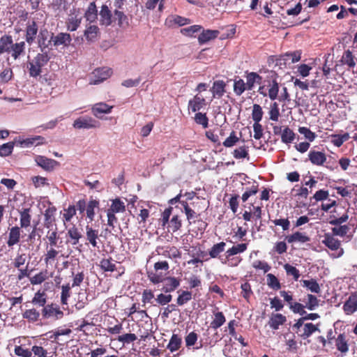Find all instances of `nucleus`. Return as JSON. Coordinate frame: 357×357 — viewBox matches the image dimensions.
I'll use <instances>...</instances> for the list:
<instances>
[{"instance_id":"nucleus-1","label":"nucleus","mask_w":357,"mask_h":357,"mask_svg":"<svg viewBox=\"0 0 357 357\" xmlns=\"http://www.w3.org/2000/svg\"><path fill=\"white\" fill-rule=\"evenodd\" d=\"M112 75V70L109 68L96 69L90 77V84H98L107 79Z\"/></svg>"},{"instance_id":"nucleus-2","label":"nucleus","mask_w":357,"mask_h":357,"mask_svg":"<svg viewBox=\"0 0 357 357\" xmlns=\"http://www.w3.org/2000/svg\"><path fill=\"white\" fill-rule=\"evenodd\" d=\"M73 126L77 129H89L98 127L99 123L91 117H81L74 121Z\"/></svg>"},{"instance_id":"nucleus-3","label":"nucleus","mask_w":357,"mask_h":357,"mask_svg":"<svg viewBox=\"0 0 357 357\" xmlns=\"http://www.w3.org/2000/svg\"><path fill=\"white\" fill-rule=\"evenodd\" d=\"M37 165L46 171H52L59 162L53 159L47 158L43 155H38L36 158Z\"/></svg>"},{"instance_id":"nucleus-4","label":"nucleus","mask_w":357,"mask_h":357,"mask_svg":"<svg viewBox=\"0 0 357 357\" xmlns=\"http://www.w3.org/2000/svg\"><path fill=\"white\" fill-rule=\"evenodd\" d=\"M51 40L54 46H68L72 40L71 36L67 33H59L56 36L51 35Z\"/></svg>"},{"instance_id":"nucleus-5","label":"nucleus","mask_w":357,"mask_h":357,"mask_svg":"<svg viewBox=\"0 0 357 357\" xmlns=\"http://www.w3.org/2000/svg\"><path fill=\"white\" fill-rule=\"evenodd\" d=\"M343 310L347 314H352L357 310V294H351L343 305Z\"/></svg>"},{"instance_id":"nucleus-6","label":"nucleus","mask_w":357,"mask_h":357,"mask_svg":"<svg viewBox=\"0 0 357 357\" xmlns=\"http://www.w3.org/2000/svg\"><path fill=\"white\" fill-rule=\"evenodd\" d=\"M308 158L310 162L315 165H323L326 161V154L321 151H310Z\"/></svg>"},{"instance_id":"nucleus-7","label":"nucleus","mask_w":357,"mask_h":357,"mask_svg":"<svg viewBox=\"0 0 357 357\" xmlns=\"http://www.w3.org/2000/svg\"><path fill=\"white\" fill-rule=\"evenodd\" d=\"M301 59V53L298 51L294 52L286 53L282 55L278 59L280 65L287 64V63H294Z\"/></svg>"},{"instance_id":"nucleus-8","label":"nucleus","mask_w":357,"mask_h":357,"mask_svg":"<svg viewBox=\"0 0 357 357\" xmlns=\"http://www.w3.org/2000/svg\"><path fill=\"white\" fill-rule=\"evenodd\" d=\"M63 315V313L59 308H55L52 305H47L43 309V316L45 318H49L50 317H55L56 319H61Z\"/></svg>"},{"instance_id":"nucleus-9","label":"nucleus","mask_w":357,"mask_h":357,"mask_svg":"<svg viewBox=\"0 0 357 357\" xmlns=\"http://www.w3.org/2000/svg\"><path fill=\"white\" fill-rule=\"evenodd\" d=\"M49 34L50 33L47 29H41L39 32L38 45L42 52H43L46 48H48L52 43L51 39L47 40Z\"/></svg>"},{"instance_id":"nucleus-10","label":"nucleus","mask_w":357,"mask_h":357,"mask_svg":"<svg viewBox=\"0 0 357 357\" xmlns=\"http://www.w3.org/2000/svg\"><path fill=\"white\" fill-rule=\"evenodd\" d=\"M226 84L222 80H217L213 82L211 89L213 98H221L225 93Z\"/></svg>"},{"instance_id":"nucleus-11","label":"nucleus","mask_w":357,"mask_h":357,"mask_svg":"<svg viewBox=\"0 0 357 357\" xmlns=\"http://www.w3.org/2000/svg\"><path fill=\"white\" fill-rule=\"evenodd\" d=\"M38 33V26L36 22L32 21L29 23L26 29V41L29 44H31L36 38Z\"/></svg>"},{"instance_id":"nucleus-12","label":"nucleus","mask_w":357,"mask_h":357,"mask_svg":"<svg viewBox=\"0 0 357 357\" xmlns=\"http://www.w3.org/2000/svg\"><path fill=\"white\" fill-rule=\"evenodd\" d=\"M100 24L105 26H109L112 23V13L106 5H102L100 11Z\"/></svg>"},{"instance_id":"nucleus-13","label":"nucleus","mask_w":357,"mask_h":357,"mask_svg":"<svg viewBox=\"0 0 357 357\" xmlns=\"http://www.w3.org/2000/svg\"><path fill=\"white\" fill-rule=\"evenodd\" d=\"M180 285V281L176 278L169 277L164 280L162 290L166 292H172Z\"/></svg>"},{"instance_id":"nucleus-14","label":"nucleus","mask_w":357,"mask_h":357,"mask_svg":"<svg viewBox=\"0 0 357 357\" xmlns=\"http://www.w3.org/2000/svg\"><path fill=\"white\" fill-rule=\"evenodd\" d=\"M206 105V100L204 98L196 95L192 100L188 102V107L192 109V112H197L201 109Z\"/></svg>"},{"instance_id":"nucleus-15","label":"nucleus","mask_w":357,"mask_h":357,"mask_svg":"<svg viewBox=\"0 0 357 357\" xmlns=\"http://www.w3.org/2000/svg\"><path fill=\"white\" fill-rule=\"evenodd\" d=\"M20 229L15 226L10 229L8 240L7 244L9 247H12L20 241Z\"/></svg>"},{"instance_id":"nucleus-16","label":"nucleus","mask_w":357,"mask_h":357,"mask_svg":"<svg viewBox=\"0 0 357 357\" xmlns=\"http://www.w3.org/2000/svg\"><path fill=\"white\" fill-rule=\"evenodd\" d=\"M247 90H252L255 84H260L262 81V77L257 73H249L246 75Z\"/></svg>"},{"instance_id":"nucleus-17","label":"nucleus","mask_w":357,"mask_h":357,"mask_svg":"<svg viewBox=\"0 0 357 357\" xmlns=\"http://www.w3.org/2000/svg\"><path fill=\"white\" fill-rule=\"evenodd\" d=\"M218 33L219 31L217 30L203 31L202 33L199 36L198 40L201 44L205 43L218 37Z\"/></svg>"},{"instance_id":"nucleus-18","label":"nucleus","mask_w":357,"mask_h":357,"mask_svg":"<svg viewBox=\"0 0 357 357\" xmlns=\"http://www.w3.org/2000/svg\"><path fill=\"white\" fill-rule=\"evenodd\" d=\"M112 107H109L105 103H98L96 104L93 108V114L98 118H100V115L102 114L109 113Z\"/></svg>"},{"instance_id":"nucleus-19","label":"nucleus","mask_w":357,"mask_h":357,"mask_svg":"<svg viewBox=\"0 0 357 357\" xmlns=\"http://www.w3.org/2000/svg\"><path fill=\"white\" fill-rule=\"evenodd\" d=\"M99 33V28L96 25H91L84 31V36L89 42H93L96 40Z\"/></svg>"},{"instance_id":"nucleus-20","label":"nucleus","mask_w":357,"mask_h":357,"mask_svg":"<svg viewBox=\"0 0 357 357\" xmlns=\"http://www.w3.org/2000/svg\"><path fill=\"white\" fill-rule=\"evenodd\" d=\"M13 44L12 37L10 36H3L0 38V54L8 52Z\"/></svg>"},{"instance_id":"nucleus-21","label":"nucleus","mask_w":357,"mask_h":357,"mask_svg":"<svg viewBox=\"0 0 357 357\" xmlns=\"http://www.w3.org/2000/svg\"><path fill=\"white\" fill-rule=\"evenodd\" d=\"M323 243L332 250H337L340 246V241L330 234H326Z\"/></svg>"},{"instance_id":"nucleus-22","label":"nucleus","mask_w":357,"mask_h":357,"mask_svg":"<svg viewBox=\"0 0 357 357\" xmlns=\"http://www.w3.org/2000/svg\"><path fill=\"white\" fill-rule=\"evenodd\" d=\"M84 16L86 20L89 22H93L96 21L98 16V10L94 2H91L89 4Z\"/></svg>"},{"instance_id":"nucleus-23","label":"nucleus","mask_w":357,"mask_h":357,"mask_svg":"<svg viewBox=\"0 0 357 357\" xmlns=\"http://www.w3.org/2000/svg\"><path fill=\"white\" fill-rule=\"evenodd\" d=\"M288 243H291L294 242L306 243L310 241V238L305 234L301 232H295L294 234L287 236Z\"/></svg>"},{"instance_id":"nucleus-24","label":"nucleus","mask_w":357,"mask_h":357,"mask_svg":"<svg viewBox=\"0 0 357 357\" xmlns=\"http://www.w3.org/2000/svg\"><path fill=\"white\" fill-rule=\"evenodd\" d=\"M302 285L304 287H306L308 290H310L312 293L319 294L321 291V288L319 284L317 283V280L314 279L311 280H303L302 281Z\"/></svg>"},{"instance_id":"nucleus-25","label":"nucleus","mask_w":357,"mask_h":357,"mask_svg":"<svg viewBox=\"0 0 357 357\" xmlns=\"http://www.w3.org/2000/svg\"><path fill=\"white\" fill-rule=\"evenodd\" d=\"M86 239L93 247H97L96 240L98 238V231L89 226L86 227Z\"/></svg>"},{"instance_id":"nucleus-26","label":"nucleus","mask_w":357,"mask_h":357,"mask_svg":"<svg viewBox=\"0 0 357 357\" xmlns=\"http://www.w3.org/2000/svg\"><path fill=\"white\" fill-rule=\"evenodd\" d=\"M181 343V337L178 335L173 334L167 347L170 351L174 352L180 348Z\"/></svg>"},{"instance_id":"nucleus-27","label":"nucleus","mask_w":357,"mask_h":357,"mask_svg":"<svg viewBox=\"0 0 357 357\" xmlns=\"http://www.w3.org/2000/svg\"><path fill=\"white\" fill-rule=\"evenodd\" d=\"M30 208H24L20 212V226L26 228L30 225L31 217L30 215Z\"/></svg>"},{"instance_id":"nucleus-28","label":"nucleus","mask_w":357,"mask_h":357,"mask_svg":"<svg viewBox=\"0 0 357 357\" xmlns=\"http://www.w3.org/2000/svg\"><path fill=\"white\" fill-rule=\"evenodd\" d=\"M286 321V317L281 314H273L270 321L269 324L271 328L276 330L280 325L283 324Z\"/></svg>"},{"instance_id":"nucleus-29","label":"nucleus","mask_w":357,"mask_h":357,"mask_svg":"<svg viewBox=\"0 0 357 357\" xmlns=\"http://www.w3.org/2000/svg\"><path fill=\"white\" fill-rule=\"evenodd\" d=\"M305 306L309 310H314L319 306V301L312 294L307 295V300H303Z\"/></svg>"},{"instance_id":"nucleus-30","label":"nucleus","mask_w":357,"mask_h":357,"mask_svg":"<svg viewBox=\"0 0 357 357\" xmlns=\"http://www.w3.org/2000/svg\"><path fill=\"white\" fill-rule=\"evenodd\" d=\"M55 211H56L55 208H49L47 210H45V212L44 213V216H45L44 225L45 227L50 228L52 226V224L54 221V215Z\"/></svg>"},{"instance_id":"nucleus-31","label":"nucleus","mask_w":357,"mask_h":357,"mask_svg":"<svg viewBox=\"0 0 357 357\" xmlns=\"http://www.w3.org/2000/svg\"><path fill=\"white\" fill-rule=\"evenodd\" d=\"M126 207L124 203L121 202L119 199H116L113 200L110 208L107 211L113 213H117L119 212L124 211Z\"/></svg>"},{"instance_id":"nucleus-32","label":"nucleus","mask_w":357,"mask_h":357,"mask_svg":"<svg viewBox=\"0 0 357 357\" xmlns=\"http://www.w3.org/2000/svg\"><path fill=\"white\" fill-rule=\"evenodd\" d=\"M247 90V83L242 79H235L234 83V91L236 96H241Z\"/></svg>"},{"instance_id":"nucleus-33","label":"nucleus","mask_w":357,"mask_h":357,"mask_svg":"<svg viewBox=\"0 0 357 357\" xmlns=\"http://www.w3.org/2000/svg\"><path fill=\"white\" fill-rule=\"evenodd\" d=\"M181 205L183 206L184 208L185 213L187 217V220L190 223H191V221H195V218L197 217L196 213L195 211H193L189 206L186 201H181Z\"/></svg>"},{"instance_id":"nucleus-34","label":"nucleus","mask_w":357,"mask_h":357,"mask_svg":"<svg viewBox=\"0 0 357 357\" xmlns=\"http://www.w3.org/2000/svg\"><path fill=\"white\" fill-rule=\"evenodd\" d=\"M225 322V317L222 312H218L215 314V319L211 323V326L217 329L224 324Z\"/></svg>"},{"instance_id":"nucleus-35","label":"nucleus","mask_w":357,"mask_h":357,"mask_svg":"<svg viewBox=\"0 0 357 357\" xmlns=\"http://www.w3.org/2000/svg\"><path fill=\"white\" fill-rule=\"evenodd\" d=\"M341 61L342 63L348 65L350 68H354L356 66L354 56L352 52L349 50L344 53Z\"/></svg>"},{"instance_id":"nucleus-36","label":"nucleus","mask_w":357,"mask_h":357,"mask_svg":"<svg viewBox=\"0 0 357 357\" xmlns=\"http://www.w3.org/2000/svg\"><path fill=\"white\" fill-rule=\"evenodd\" d=\"M15 142H10L0 146V156L6 157L10 155L13 150Z\"/></svg>"},{"instance_id":"nucleus-37","label":"nucleus","mask_w":357,"mask_h":357,"mask_svg":"<svg viewBox=\"0 0 357 357\" xmlns=\"http://www.w3.org/2000/svg\"><path fill=\"white\" fill-rule=\"evenodd\" d=\"M281 138L284 143H291L295 138V133L290 128L287 127L283 130Z\"/></svg>"},{"instance_id":"nucleus-38","label":"nucleus","mask_w":357,"mask_h":357,"mask_svg":"<svg viewBox=\"0 0 357 357\" xmlns=\"http://www.w3.org/2000/svg\"><path fill=\"white\" fill-rule=\"evenodd\" d=\"M225 245L226 244L224 242H220L219 243L213 245V246L209 251V255L211 256V257H217L220 253L225 250Z\"/></svg>"},{"instance_id":"nucleus-39","label":"nucleus","mask_w":357,"mask_h":357,"mask_svg":"<svg viewBox=\"0 0 357 357\" xmlns=\"http://www.w3.org/2000/svg\"><path fill=\"white\" fill-rule=\"evenodd\" d=\"M349 138L348 133H344V135H331V142L336 146L337 147H340L342 144L348 140Z\"/></svg>"},{"instance_id":"nucleus-40","label":"nucleus","mask_w":357,"mask_h":357,"mask_svg":"<svg viewBox=\"0 0 357 357\" xmlns=\"http://www.w3.org/2000/svg\"><path fill=\"white\" fill-rule=\"evenodd\" d=\"M68 235L72 239V245H75L78 243L82 234L75 227H73L68 230Z\"/></svg>"},{"instance_id":"nucleus-41","label":"nucleus","mask_w":357,"mask_h":357,"mask_svg":"<svg viewBox=\"0 0 357 357\" xmlns=\"http://www.w3.org/2000/svg\"><path fill=\"white\" fill-rule=\"evenodd\" d=\"M263 111L259 105L254 104L252 112V118L255 123H259L263 116Z\"/></svg>"},{"instance_id":"nucleus-42","label":"nucleus","mask_w":357,"mask_h":357,"mask_svg":"<svg viewBox=\"0 0 357 357\" xmlns=\"http://www.w3.org/2000/svg\"><path fill=\"white\" fill-rule=\"evenodd\" d=\"M29 75L31 77H36L41 73L42 67L39 66L38 63H36L35 61L32 60V61L29 63L28 65Z\"/></svg>"},{"instance_id":"nucleus-43","label":"nucleus","mask_w":357,"mask_h":357,"mask_svg":"<svg viewBox=\"0 0 357 357\" xmlns=\"http://www.w3.org/2000/svg\"><path fill=\"white\" fill-rule=\"evenodd\" d=\"M39 316L40 313L36 309L26 310L23 313V317L32 322L37 321Z\"/></svg>"},{"instance_id":"nucleus-44","label":"nucleus","mask_w":357,"mask_h":357,"mask_svg":"<svg viewBox=\"0 0 357 357\" xmlns=\"http://www.w3.org/2000/svg\"><path fill=\"white\" fill-rule=\"evenodd\" d=\"M247 249L246 243L238 244L237 245L233 246L231 248L227 251L228 257L237 255L238 253L244 252Z\"/></svg>"},{"instance_id":"nucleus-45","label":"nucleus","mask_w":357,"mask_h":357,"mask_svg":"<svg viewBox=\"0 0 357 357\" xmlns=\"http://www.w3.org/2000/svg\"><path fill=\"white\" fill-rule=\"evenodd\" d=\"M98 202L96 200H91L86 206V215L87 217L93 220L95 215L94 208L98 206Z\"/></svg>"},{"instance_id":"nucleus-46","label":"nucleus","mask_w":357,"mask_h":357,"mask_svg":"<svg viewBox=\"0 0 357 357\" xmlns=\"http://www.w3.org/2000/svg\"><path fill=\"white\" fill-rule=\"evenodd\" d=\"M45 294L44 292L38 291L35 294L33 298L32 299V303L34 305H38L40 307L45 306L46 303Z\"/></svg>"},{"instance_id":"nucleus-47","label":"nucleus","mask_w":357,"mask_h":357,"mask_svg":"<svg viewBox=\"0 0 357 357\" xmlns=\"http://www.w3.org/2000/svg\"><path fill=\"white\" fill-rule=\"evenodd\" d=\"M50 60V56H48L47 52H43L41 54H38L33 59L36 63H38L41 67L44 66Z\"/></svg>"},{"instance_id":"nucleus-48","label":"nucleus","mask_w":357,"mask_h":357,"mask_svg":"<svg viewBox=\"0 0 357 357\" xmlns=\"http://www.w3.org/2000/svg\"><path fill=\"white\" fill-rule=\"evenodd\" d=\"M318 331V328L312 323L304 325V332L301 336L303 338L309 337L314 332Z\"/></svg>"},{"instance_id":"nucleus-49","label":"nucleus","mask_w":357,"mask_h":357,"mask_svg":"<svg viewBox=\"0 0 357 357\" xmlns=\"http://www.w3.org/2000/svg\"><path fill=\"white\" fill-rule=\"evenodd\" d=\"M24 48V43L21 42L19 43L12 44L10 50L13 51L12 56L16 59L20 54L23 52Z\"/></svg>"},{"instance_id":"nucleus-50","label":"nucleus","mask_w":357,"mask_h":357,"mask_svg":"<svg viewBox=\"0 0 357 357\" xmlns=\"http://www.w3.org/2000/svg\"><path fill=\"white\" fill-rule=\"evenodd\" d=\"M266 277L267 284L270 287L274 289H279L280 288V284L278 278L274 275L268 273Z\"/></svg>"},{"instance_id":"nucleus-51","label":"nucleus","mask_w":357,"mask_h":357,"mask_svg":"<svg viewBox=\"0 0 357 357\" xmlns=\"http://www.w3.org/2000/svg\"><path fill=\"white\" fill-rule=\"evenodd\" d=\"M195 121L197 123L202 125L204 128L208 127V119L206 114L198 112L195 114Z\"/></svg>"},{"instance_id":"nucleus-52","label":"nucleus","mask_w":357,"mask_h":357,"mask_svg":"<svg viewBox=\"0 0 357 357\" xmlns=\"http://www.w3.org/2000/svg\"><path fill=\"white\" fill-rule=\"evenodd\" d=\"M298 132L303 135L305 138L310 142L314 141L316 137V134L306 127H300L298 128Z\"/></svg>"},{"instance_id":"nucleus-53","label":"nucleus","mask_w":357,"mask_h":357,"mask_svg":"<svg viewBox=\"0 0 357 357\" xmlns=\"http://www.w3.org/2000/svg\"><path fill=\"white\" fill-rule=\"evenodd\" d=\"M336 346L341 352H347L348 351V345L344 340L343 335H340L336 340Z\"/></svg>"},{"instance_id":"nucleus-54","label":"nucleus","mask_w":357,"mask_h":357,"mask_svg":"<svg viewBox=\"0 0 357 357\" xmlns=\"http://www.w3.org/2000/svg\"><path fill=\"white\" fill-rule=\"evenodd\" d=\"M284 268L287 275H292L295 280H298L300 277V273L299 271L296 267L287 264L284 266Z\"/></svg>"},{"instance_id":"nucleus-55","label":"nucleus","mask_w":357,"mask_h":357,"mask_svg":"<svg viewBox=\"0 0 357 357\" xmlns=\"http://www.w3.org/2000/svg\"><path fill=\"white\" fill-rule=\"evenodd\" d=\"M279 91V85L275 80H273V84L268 90V97L271 100H275Z\"/></svg>"},{"instance_id":"nucleus-56","label":"nucleus","mask_w":357,"mask_h":357,"mask_svg":"<svg viewBox=\"0 0 357 357\" xmlns=\"http://www.w3.org/2000/svg\"><path fill=\"white\" fill-rule=\"evenodd\" d=\"M192 298V294L188 291H183L181 295L178 296L177 298V304L178 305H183L186 303Z\"/></svg>"},{"instance_id":"nucleus-57","label":"nucleus","mask_w":357,"mask_h":357,"mask_svg":"<svg viewBox=\"0 0 357 357\" xmlns=\"http://www.w3.org/2000/svg\"><path fill=\"white\" fill-rule=\"evenodd\" d=\"M234 156L236 159H242L248 156L247 147L245 146H241L234 151Z\"/></svg>"},{"instance_id":"nucleus-58","label":"nucleus","mask_w":357,"mask_h":357,"mask_svg":"<svg viewBox=\"0 0 357 357\" xmlns=\"http://www.w3.org/2000/svg\"><path fill=\"white\" fill-rule=\"evenodd\" d=\"M61 289H62L61 296V303L63 305H67L68 298L70 297V284H68L66 285H63L61 287Z\"/></svg>"},{"instance_id":"nucleus-59","label":"nucleus","mask_w":357,"mask_h":357,"mask_svg":"<svg viewBox=\"0 0 357 357\" xmlns=\"http://www.w3.org/2000/svg\"><path fill=\"white\" fill-rule=\"evenodd\" d=\"M101 268L105 271H114L115 270V264L112 262L111 259H104L100 261Z\"/></svg>"},{"instance_id":"nucleus-60","label":"nucleus","mask_w":357,"mask_h":357,"mask_svg":"<svg viewBox=\"0 0 357 357\" xmlns=\"http://www.w3.org/2000/svg\"><path fill=\"white\" fill-rule=\"evenodd\" d=\"M238 141V138L236 136L235 132L232 131L229 137H227L223 142V146L225 147H231L233 146Z\"/></svg>"},{"instance_id":"nucleus-61","label":"nucleus","mask_w":357,"mask_h":357,"mask_svg":"<svg viewBox=\"0 0 357 357\" xmlns=\"http://www.w3.org/2000/svg\"><path fill=\"white\" fill-rule=\"evenodd\" d=\"M81 23V19H77L76 17H72L69 19V21L68 22V30L70 31H75L78 26H79Z\"/></svg>"},{"instance_id":"nucleus-62","label":"nucleus","mask_w":357,"mask_h":357,"mask_svg":"<svg viewBox=\"0 0 357 357\" xmlns=\"http://www.w3.org/2000/svg\"><path fill=\"white\" fill-rule=\"evenodd\" d=\"M201 29V26L193 25L187 28L182 29L181 33L188 36H192L195 33L200 31Z\"/></svg>"},{"instance_id":"nucleus-63","label":"nucleus","mask_w":357,"mask_h":357,"mask_svg":"<svg viewBox=\"0 0 357 357\" xmlns=\"http://www.w3.org/2000/svg\"><path fill=\"white\" fill-rule=\"evenodd\" d=\"M114 15H115V17L119 21V26H123L124 24H126V25L128 24V20H128L127 17L126 15H124V13L123 12L116 10L114 11Z\"/></svg>"},{"instance_id":"nucleus-64","label":"nucleus","mask_w":357,"mask_h":357,"mask_svg":"<svg viewBox=\"0 0 357 357\" xmlns=\"http://www.w3.org/2000/svg\"><path fill=\"white\" fill-rule=\"evenodd\" d=\"M15 354L17 356L22 357H31L32 351L29 349H25L20 346L16 347L15 349Z\"/></svg>"}]
</instances>
